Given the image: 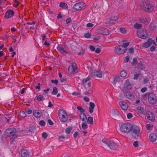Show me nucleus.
I'll list each match as a JSON object with an SVG mask.
<instances>
[{"instance_id":"obj_19","label":"nucleus","mask_w":157,"mask_h":157,"mask_svg":"<svg viewBox=\"0 0 157 157\" xmlns=\"http://www.w3.org/2000/svg\"><path fill=\"white\" fill-rule=\"evenodd\" d=\"M21 155L22 157H29V153L25 149H23L21 150Z\"/></svg>"},{"instance_id":"obj_9","label":"nucleus","mask_w":157,"mask_h":157,"mask_svg":"<svg viewBox=\"0 0 157 157\" xmlns=\"http://www.w3.org/2000/svg\"><path fill=\"white\" fill-rule=\"evenodd\" d=\"M148 100L151 104H155L157 100V97L155 94L152 93H150L148 95Z\"/></svg>"},{"instance_id":"obj_27","label":"nucleus","mask_w":157,"mask_h":157,"mask_svg":"<svg viewBox=\"0 0 157 157\" xmlns=\"http://www.w3.org/2000/svg\"><path fill=\"white\" fill-rule=\"evenodd\" d=\"M59 6L63 8V9H67L68 8V6L67 4L64 2L61 3L59 4Z\"/></svg>"},{"instance_id":"obj_15","label":"nucleus","mask_w":157,"mask_h":157,"mask_svg":"<svg viewBox=\"0 0 157 157\" xmlns=\"http://www.w3.org/2000/svg\"><path fill=\"white\" fill-rule=\"evenodd\" d=\"M119 105L122 110H126L128 108V105L124 101H122L119 102Z\"/></svg>"},{"instance_id":"obj_56","label":"nucleus","mask_w":157,"mask_h":157,"mask_svg":"<svg viewBox=\"0 0 157 157\" xmlns=\"http://www.w3.org/2000/svg\"><path fill=\"white\" fill-rule=\"evenodd\" d=\"M48 121L49 124L50 125H52L54 124L53 122L50 119L48 120Z\"/></svg>"},{"instance_id":"obj_26","label":"nucleus","mask_w":157,"mask_h":157,"mask_svg":"<svg viewBox=\"0 0 157 157\" xmlns=\"http://www.w3.org/2000/svg\"><path fill=\"white\" fill-rule=\"evenodd\" d=\"M35 129V127L34 126H33L31 127L29 130V133H30V134L32 136H33V135L34 134V130Z\"/></svg>"},{"instance_id":"obj_21","label":"nucleus","mask_w":157,"mask_h":157,"mask_svg":"<svg viewBox=\"0 0 157 157\" xmlns=\"http://www.w3.org/2000/svg\"><path fill=\"white\" fill-rule=\"evenodd\" d=\"M152 42V40L150 38L144 44V47L147 48L149 47L151 44Z\"/></svg>"},{"instance_id":"obj_3","label":"nucleus","mask_w":157,"mask_h":157,"mask_svg":"<svg viewBox=\"0 0 157 157\" xmlns=\"http://www.w3.org/2000/svg\"><path fill=\"white\" fill-rule=\"evenodd\" d=\"M16 132V130L14 128H9L6 130L5 132V135L8 136H12V138L13 140L17 137V136L15 135V133Z\"/></svg>"},{"instance_id":"obj_64","label":"nucleus","mask_w":157,"mask_h":157,"mask_svg":"<svg viewBox=\"0 0 157 157\" xmlns=\"http://www.w3.org/2000/svg\"><path fill=\"white\" fill-rule=\"evenodd\" d=\"M84 53V52L83 49H82L81 51L78 54V55H83Z\"/></svg>"},{"instance_id":"obj_58","label":"nucleus","mask_w":157,"mask_h":157,"mask_svg":"<svg viewBox=\"0 0 157 157\" xmlns=\"http://www.w3.org/2000/svg\"><path fill=\"white\" fill-rule=\"evenodd\" d=\"M147 90V88L146 87L142 88L141 90V91L142 93L145 92Z\"/></svg>"},{"instance_id":"obj_34","label":"nucleus","mask_w":157,"mask_h":157,"mask_svg":"<svg viewBox=\"0 0 157 157\" xmlns=\"http://www.w3.org/2000/svg\"><path fill=\"white\" fill-rule=\"evenodd\" d=\"M127 75V73L125 71H122L120 72V75L121 77H124Z\"/></svg>"},{"instance_id":"obj_25","label":"nucleus","mask_w":157,"mask_h":157,"mask_svg":"<svg viewBox=\"0 0 157 157\" xmlns=\"http://www.w3.org/2000/svg\"><path fill=\"white\" fill-rule=\"evenodd\" d=\"M105 23L108 25H110L113 24L114 23L110 18L107 19Z\"/></svg>"},{"instance_id":"obj_35","label":"nucleus","mask_w":157,"mask_h":157,"mask_svg":"<svg viewBox=\"0 0 157 157\" xmlns=\"http://www.w3.org/2000/svg\"><path fill=\"white\" fill-rule=\"evenodd\" d=\"M72 129V128L71 127H69L66 128L65 130V132L66 133L68 134L70 133Z\"/></svg>"},{"instance_id":"obj_28","label":"nucleus","mask_w":157,"mask_h":157,"mask_svg":"<svg viewBox=\"0 0 157 157\" xmlns=\"http://www.w3.org/2000/svg\"><path fill=\"white\" fill-rule=\"evenodd\" d=\"M138 112L140 114H143L144 113V110L143 107H138L137 108Z\"/></svg>"},{"instance_id":"obj_22","label":"nucleus","mask_w":157,"mask_h":157,"mask_svg":"<svg viewBox=\"0 0 157 157\" xmlns=\"http://www.w3.org/2000/svg\"><path fill=\"white\" fill-rule=\"evenodd\" d=\"M101 34L105 35H108L109 34V31L106 28H101Z\"/></svg>"},{"instance_id":"obj_57","label":"nucleus","mask_w":157,"mask_h":157,"mask_svg":"<svg viewBox=\"0 0 157 157\" xmlns=\"http://www.w3.org/2000/svg\"><path fill=\"white\" fill-rule=\"evenodd\" d=\"M150 51L151 52H153L155 51V48L154 46H152L150 48Z\"/></svg>"},{"instance_id":"obj_54","label":"nucleus","mask_w":157,"mask_h":157,"mask_svg":"<svg viewBox=\"0 0 157 157\" xmlns=\"http://www.w3.org/2000/svg\"><path fill=\"white\" fill-rule=\"evenodd\" d=\"M86 26L88 28H91L94 25L91 23H89L87 24Z\"/></svg>"},{"instance_id":"obj_52","label":"nucleus","mask_w":157,"mask_h":157,"mask_svg":"<svg viewBox=\"0 0 157 157\" xmlns=\"http://www.w3.org/2000/svg\"><path fill=\"white\" fill-rule=\"evenodd\" d=\"M139 67L141 69H143L144 68V67L141 63H138Z\"/></svg>"},{"instance_id":"obj_61","label":"nucleus","mask_w":157,"mask_h":157,"mask_svg":"<svg viewBox=\"0 0 157 157\" xmlns=\"http://www.w3.org/2000/svg\"><path fill=\"white\" fill-rule=\"evenodd\" d=\"M101 51V49L99 48H97L95 51V52L97 53H100V52Z\"/></svg>"},{"instance_id":"obj_10","label":"nucleus","mask_w":157,"mask_h":157,"mask_svg":"<svg viewBox=\"0 0 157 157\" xmlns=\"http://www.w3.org/2000/svg\"><path fill=\"white\" fill-rule=\"evenodd\" d=\"M85 6L83 2H80L75 4L73 6V8L76 10H82Z\"/></svg>"},{"instance_id":"obj_39","label":"nucleus","mask_w":157,"mask_h":157,"mask_svg":"<svg viewBox=\"0 0 157 157\" xmlns=\"http://www.w3.org/2000/svg\"><path fill=\"white\" fill-rule=\"evenodd\" d=\"M111 20L113 21H116L117 20L118 18V16H113L112 17H110Z\"/></svg>"},{"instance_id":"obj_6","label":"nucleus","mask_w":157,"mask_h":157,"mask_svg":"<svg viewBox=\"0 0 157 157\" xmlns=\"http://www.w3.org/2000/svg\"><path fill=\"white\" fill-rule=\"evenodd\" d=\"M115 53L118 55L124 54L127 50L126 49L124 48L121 45L117 46L115 48Z\"/></svg>"},{"instance_id":"obj_44","label":"nucleus","mask_w":157,"mask_h":157,"mask_svg":"<svg viewBox=\"0 0 157 157\" xmlns=\"http://www.w3.org/2000/svg\"><path fill=\"white\" fill-rule=\"evenodd\" d=\"M82 127L83 129H86L88 127V125L86 123H83L82 125Z\"/></svg>"},{"instance_id":"obj_38","label":"nucleus","mask_w":157,"mask_h":157,"mask_svg":"<svg viewBox=\"0 0 157 157\" xmlns=\"http://www.w3.org/2000/svg\"><path fill=\"white\" fill-rule=\"evenodd\" d=\"M134 27L136 29H139L142 27V25L136 23L134 25Z\"/></svg>"},{"instance_id":"obj_63","label":"nucleus","mask_w":157,"mask_h":157,"mask_svg":"<svg viewBox=\"0 0 157 157\" xmlns=\"http://www.w3.org/2000/svg\"><path fill=\"white\" fill-rule=\"evenodd\" d=\"M71 21V18L70 17L68 18L66 21V23L67 24L69 23Z\"/></svg>"},{"instance_id":"obj_8","label":"nucleus","mask_w":157,"mask_h":157,"mask_svg":"<svg viewBox=\"0 0 157 157\" xmlns=\"http://www.w3.org/2000/svg\"><path fill=\"white\" fill-rule=\"evenodd\" d=\"M142 5L145 8V10L148 12H151L153 10V6L151 3L148 2H143Z\"/></svg>"},{"instance_id":"obj_42","label":"nucleus","mask_w":157,"mask_h":157,"mask_svg":"<svg viewBox=\"0 0 157 157\" xmlns=\"http://www.w3.org/2000/svg\"><path fill=\"white\" fill-rule=\"evenodd\" d=\"M25 111L28 114H30L32 113V111L31 109H29L28 108L25 109Z\"/></svg>"},{"instance_id":"obj_13","label":"nucleus","mask_w":157,"mask_h":157,"mask_svg":"<svg viewBox=\"0 0 157 157\" xmlns=\"http://www.w3.org/2000/svg\"><path fill=\"white\" fill-rule=\"evenodd\" d=\"M14 14V12L11 10H8L5 13V17L8 19L11 17Z\"/></svg>"},{"instance_id":"obj_31","label":"nucleus","mask_w":157,"mask_h":157,"mask_svg":"<svg viewBox=\"0 0 157 157\" xmlns=\"http://www.w3.org/2000/svg\"><path fill=\"white\" fill-rule=\"evenodd\" d=\"M88 123L89 122L91 124H93V118L91 117H88L87 119Z\"/></svg>"},{"instance_id":"obj_12","label":"nucleus","mask_w":157,"mask_h":157,"mask_svg":"<svg viewBox=\"0 0 157 157\" xmlns=\"http://www.w3.org/2000/svg\"><path fill=\"white\" fill-rule=\"evenodd\" d=\"M124 94L125 97L127 98L132 101L134 100V95L130 91H125Z\"/></svg>"},{"instance_id":"obj_48","label":"nucleus","mask_w":157,"mask_h":157,"mask_svg":"<svg viewBox=\"0 0 157 157\" xmlns=\"http://www.w3.org/2000/svg\"><path fill=\"white\" fill-rule=\"evenodd\" d=\"M137 61L136 59L134 58L133 59V61L132 63V64L133 65H135L136 63H137Z\"/></svg>"},{"instance_id":"obj_50","label":"nucleus","mask_w":157,"mask_h":157,"mask_svg":"<svg viewBox=\"0 0 157 157\" xmlns=\"http://www.w3.org/2000/svg\"><path fill=\"white\" fill-rule=\"evenodd\" d=\"M42 136L43 138L46 139L48 136V134L46 132H44L42 133Z\"/></svg>"},{"instance_id":"obj_60","label":"nucleus","mask_w":157,"mask_h":157,"mask_svg":"<svg viewBox=\"0 0 157 157\" xmlns=\"http://www.w3.org/2000/svg\"><path fill=\"white\" fill-rule=\"evenodd\" d=\"M129 52L130 53H132L134 52V49L133 48H131L129 49Z\"/></svg>"},{"instance_id":"obj_1","label":"nucleus","mask_w":157,"mask_h":157,"mask_svg":"<svg viewBox=\"0 0 157 157\" xmlns=\"http://www.w3.org/2000/svg\"><path fill=\"white\" fill-rule=\"evenodd\" d=\"M132 125L129 123H125L122 124L120 128L121 130L125 133H128L132 129Z\"/></svg>"},{"instance_id":"obj_59","label":"nucleus","mask_w":157,"mask_h":157,"mask_svg":"<svg viewBox=\"0 0 157 157\" xmlns=\"http://www.w3.org/2000/svg\"><path fill=\"white\" fill-rule=\"evenodd\" d=\"M89 48L90 50L92 51H94L95 50V48L92 45H90Z\"/></svg>"},{"instance_id":"obj_24","label":"nucleus","mask_w":157,"mask_h":157,"mask_svg":"<svg viewBox=\"0 0 157 157\" xmlns=\"http://www.w3.org/2000/svg\"><path fill=\"white\" fill-rule=\"evenodd\" d=\"M124 86L128 89H130L132 88L131 84L129 82V80H127L126 81Z\"/></svg>"},{"instance_id":"obj_2","label":"nucleus","mask_w":157,"mask_h":157,"mask_svg":"<svg viewBox=\"0 0 157 157\" xmlns=\"http://www.w3.org/2000/svg\"><path fill=\"white\" fill-rule=\"evenodd\" d=\"M102 142L111 149L116 150L117 148V146L113 141L108 140H103Z\"/></svg>"},{"instance_id":"obj_49","label":"nucleus","mask_w":157,"mask_h":157,"mask_svg":"<svg viewBox=\"0 0 157 157\" xmlns=\"http://www.w3.org/2000/svg\"><path fill=\"white\" fill-rule=\"evenodd\" d=\"M74 138H76L77 137L79 136V134L78 132H76L73 134Z\"/></svg>"},{"instance_id":"obj_14","label":"nucleus","mask_w":157,"mask_h":157,"mask_svg":"<svg viewBox=\"0 0 157 157\" xmlns=\"http://www.w3.org/2000/svg\"><path fill=\"white\" fill-rule=\"evenodd\" d=\"M146 116L148 119L152 121H153L155 119L154 116L152 113L150 111L147 112L146 114Z\"/></svg>"},{"instance_id":"obj_32","label":"nucleus","mask_w":157,"mask_h":157,"mask_svg":"<svg viewBox=\"0 0 157 157\" xmlns=\"http://www.w3.org/2000/svg\"><path fill=\"white\" fill-rule=\"evenodd\" d=\"M90 78L88 77H87L86 78L84 79L82 81V84L83 85H84L88 81H90Z\"/></svg>"},{"instance_id":"obj_7","label":"nucleus","mask_w":157,"mask_h":157,"mask_svg":"<svg viewBox=\"0 0 157 157\" xmlns=\"http://www.w3.org/2000/svg\"><path fill=\"white\" fill-rule=\"evenodd\" d=\"M68 73L70 74L76 73L78 71L76 64L75 63H73L72 65L68 67Z\"/></svg>"},{"instance_id":"obj_17","label":"nucleus","mask_w":157,"mask_h":157,"mask_svg":"<svg viewBox=\"0 0 157 157\" xmlns=\"http://www.w3.org/2000/svg\"><path fill=\"white\" fill-rule=\"evenodd\" d=\"M93 78L98 77L101 78L102 76V72L101 71H97L94 72L92 75Z\"/></svg>"},{"instance_id":"obj_36","label":"nucleus","mask_w":157,"mask_h":157,"mask_svg":"<svg viewBox=\"0 0 157 157\" xmlns=\"http://www.w3.org/2000/svg\"><path fill=\"white\" fill-rule=\"evenodd\" d=\"M58 93V89L56 87H55L53 89V90L52 93V94L53 95H56Z\"/></svg>"},{"instance_id":"obj_47","label":"nucleus","mask_w":157,"mask_h":157,"mask_svg":"<svg viewBox=\"0 0 157 157\" xmlns=\"http://www.w3.org/2000/svg\"><path fill=\"white\" fill-rule=\"evenodd\" d=\"M133 146L135 147H138L139 146V142L137 141H135L133 143Z\"/></svg>"},{"instance_id":"obj_16","label":"nucleus","mask_w":157,"mask_h":157,"mask_svg":"<svg viewBox=\"0 0 157 157\" xmlns=\"http://www.w3.org/2000/svg\"><path fill=\"white\" fill-rule=\"evenodd\" d=\"M33 114L36 118H38L41 116L42 112L39 110H35L33 111Z\"/></svg>"},{"instance_id":"obj_53","label":"nucleus","mask_w":157,"mask_h":157,"mask_svg":"<svg viewBox=\"0 0 157 157\" xmlns=\"http://www.w3.org/2000/svg\"><path fill=\"white\" fill-rule=\"evenodd\" d=\"M133 117V115L131 113H129L127 114V118L129 119Z\"/></svg>"},{"instance_id":"obj_46","label":"nucleus","mask_w":157,"mask_h":157,"mask_svg":"<svg viewBox=\"0 0 157 157\" xmlns=\"http://www.w3.org/2000/svg\"><path fill=\"white\" fill-rule=\"evenodd\" d=\"M39 124L42 126H44L45 124V122L43 120H41L39 122Z\"/></svg>"},{"instance_id":"obj_29","label":"nucleus","mask_w":157,"mask_h":157,"mask_svg":"<svg viewBox=\"0 0 157 157\" xmlns=\"http://www.w3.org/2000/svg\"><path fill=\"white\" fill-rule=\"evenodd\" d=\"M57 49L61 52H66L63 48L61 46H58L57 47Z\"/></svg>"},{"instance_id":"obj_4","label":"nucleus","mask_w":157,"mask_h":157,"mask_svg":"<svg viewBox=\"0 0 157 157\" xmlns=\"http://www.w3.org/2000/svg\"><path fill=\"white\" fill-rule=\"evenodd\" d=\"M59 119L61 121L65 122L67 120V115L64 111L62 109H59L58 114Z\"/></svg>"},{"instance_id":"obj_23","label":"nucleus","mask_w":157,"mask_h":157,"mask_svg":"<svg viewBox=\"0 0 157 157\" xmlns=\"http://www.w3.org/2000/svg\"><path fill=\"white\" fill-rule=\"evenodd\" d=\"M89 112L90 113H92L93 112L95 105L93 102H90L89 103Z\"/></svg>"},{"instance_id":"obj_55","label":"nucleus","mask_w":157,"mask_h":157,"mask_svg":"<svg viewBox=\"0 0 157 157\" xmlns=\"http://www.w3.org/2000/svg\"><path fill=\"white\" fill-rule=\"evenodd\" d=\"M51 81L53 83H54L56 85H57L58 82V81L56 79L55 80H51Z\"/></svg>"},{"instance_id":"obj_45","label":"nucleus","mask_w":157,"mask_h":157,"mask_svg":"<svg viewBox=\"0 0 157 157\" xmlns=\"http://www.w3.org/2000/svg\"><path fill=\"white\" fill-rule=\"evenodd\" d=\"M20 115L22 117H25L26 116V114L23 111H21L20 112Z\"/></svg>"},{"instance_id":"obj_62","label":"nucleus","mask_w":157,"mask_h":157,"mask_svg":"<svg viewBox=\"0 0 157 157\" xmlns=\"http://www.w3.org/2000/svg\"><path fill=\"white\" fill-rule=\"evenodd\" d=\"M100 39V36H96L94 38V41H98Z\"/></svg>"},{"instance_id":"obj_41","label":"nucleus","mask_w":157,"mask_h":157,"mask_svg":"<svg viewBox=\"0 0 157 157\" xmlns=\"http://www.w3.org/2000/svg\"><path fill=\"white\" fill-rule=\"evenodd\" d=\"M44 98L43 96L39 95L37 97V100L39 101L43 100Z\"/></svg>"},{"instance_id":"obj_40","label":"nucleus","mask_w":157,"mask_h":157,"mask_svg":"<svg viewBox=\"0 0 157 157\" xmlns=\"http://www.w3.org/2000/svg\"><path fill=\"white\" fill-rule=\"evenodd\" d=\"M77 109L79 110V111L81 112V113H82L84 112L85 110L83 108H82V107L81 106H79L77 107Z\"/></svg>"},{"instance_id":"obj_51","label":"nucleus","mask_w":157,"mask_h":157,"mask_svg":"<svg viewBox=\"0 0 157 157\" xmlns=\"http://www.w3.org/2000/svg\"><path fill=\"white\" fill-rule=\"evenodd\" d=\"M84 36L86 38H89L90 37L91 35L89 32H88L84 34Z\"/></svg>"},{"instance_id":"obj_37","label":"nucleus","mask_w":157,"mask_h":157,"mask_svg":"<svg viewBox=\"0 0 157 157\" xmlns=\"http://www.w3.org/2000/svg\"><path fill=\"white\" fill-rule=\"evenodd\" d=\"M129 44V42H127L126 43H124L121 46L123 47L124 48H125L127 49V47L128 46Z\"/></svg>"},{"instance_id":"obj_5","label":"nucleus","mask_w":157,"mask_h":157,"mask_svg":"<svg viewBox=\"0 0 157 157\" xmlns=\"http://www.w3.org/2000/svg\"><path fill=\"white\" fill-rule=\"evenodd\" d=\"M132 131L131 133L132 136V138L137 139L139 136L140 132L139 128L137 126L134 127L133 128H132Z\"/></svg>"},{"instance_id":"obj_33","label":"nucleus","mask_w":157,"mask_h":157,"mask_svg":"<svg viewBox=\"0 0 157 157\" xmlns=\"http://www.w3.org/2000/svg\"><path fill=\"white\" fill-rule=\"evenodd\" d=\"M120 80V78L119 76H116L114 77V82L116 83L117 82H119Z\"/></svg>"},{"instance_id":"obj_20","label":"nucleus","mask_w":157,"mask_h":157,"mask_svg":"<svg viewBox=\"0 0 157 157\" xmlns=\"http://www.w3.org/2000/svg\"><path fill=\"white\" fill-rule=\"evenodd\" d=\"M80 119L83 122L87 123H88L87 117L83 113H80Z\"/></svg>"},{"instance_id":"obj_11","label":"nucleus","mask_w":157,"mask_h":157,"mask_svg":"<svg viewBox=\"0 0 157 157\" xmlns=\"http://www.w3.org/2000/svg\"><path fill=\"white\" fill-rule=\"evenodd\" d=\"M139 31L138 34V36H140L142 39H145L147 37V35L146 30L141 29Z\"/></svg>"},{"instance_id":"obj_18","label":"nucleus","mask_w":157,"mask_h":157,"mask_svg":"<svg viewBox=\"0 0 157 157\" xmlns=\"http://www.w3.org/2000/svg\"><path fill=\"white\" fill-rule=\"evenodd\" d=\"M149 138L151 141L154 142L157 139V136L154 133H152L150 135Z\"/></svg>"},{"instance_id":"obj_43","label":"nucleus","mask_w":157,"mask_h":157,"mask_svg":"<svg viewBox=\"0 0 157 157\" xmlns=\"http://www.w3.org/2000/svg\"><path fill=\"white\" fill-rule=\"evenodd\" d=\"M120 30L121 33H124V34H125L126 32V30L124 28H120Z\"/></svg>"},{"instance_id":"obj_30","label":"nucleus","mask_w":157,"mask_h":157,"mask_svg":"<svg viewBox=\"0 0 157 157\" xmlns=\"http://www.w3.org/2000/svg\"><path fill=\"white\" fill-rule=\"evenodd\" d=\"M119 112L116 109H113L112 111V113L114 116L119 115Z\"/></svg>"}]
</instances>
